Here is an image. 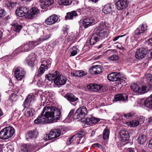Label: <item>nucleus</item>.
I'll return each mask as SVG.
<instances>
[{"label": "nucleus", "mask_w": 152, "mask_h": 152, "mask_svg": "<svg viewBox=\"0 0 152 152\" xmlns=\"http://www.w3.org/2000/svg\"><path fill=\"white\" fill-rule=\"evenodd\" d=\"M61 114L60 111L56 107L46 106L34 122L36 124H44L55 122L60 118Z\"/></svg>", "instance_id": "1"}, {"label": "nucleus", "mask_w": 152, "mask_h": 152, "mask_svg": "<svg viewBox=\"0 0 152 152\" xmlns=\"http://www.w3.org/2000/svg\"><path fill=\"white\" fill-rule=\"evenodd\" d=\"M46 80L49 81L53 80L55 85L62 86L64 85L67 81L66 77L61 75L58 72L56 71L53 73H50L46 76Z\"/></svg>", "instance_id": "2"}, {"label": "nucleus", "mask_w": 152, "mask_h": 152, "mask_svg": "<svg viewBox=\"0 0 152 152\" xmlns=\"http://www.w3.org/2000/svg\"><path fill=\"white\" fill-rule=\"evenodd\" d=\"M103 27V26L101 25L99 26L94 29V32L95 33L91 37L89 40V42L91 45L94 44L98 41L99 38L98 37L96 36L104 38V31Z\"/></svg>", "instance_id": "3"}, {"label": "nucleus", "mask_w": 152, "mask_h": 152, "mask_svg": "<svg viewBox=\"0 0 152 152\" xmlns=\"http://www.w3.org/2000/svg\"><path fill=\"white\" fill-rule=\"evenodd\" d=\"M39 41H30L24 44L23 46L16 49L15 52L19 53L23 52H28L34 48L37 45L39 44Z\"/></svg>", "instance_id": "4"}, {"label": "nucleus", "mask_w": 152, "mask_h": 152, "mask_svg": "<svg viewBox=\"0 0 152 152\" xmlns=\"http://www.w3.org/2000/svg\"><path fill=\"white\" fill-rule=\"evenodd\" d=\"M87 113L88 112L86 107H81L76 110L73 115V118L74 119L82 120L84 118Z\"/></svg>", "instance_id": "5"}, {"label": "nucleus", "mask_w": 152, "mask_h": 152, "mask_svg": "<svg viewBox=\"0 0 152 152\" xmlns=\"http://www.w3.org/2000/svg\"><path fill=\"white\" fill-rule=\"evenodd\" d=\"M131 88L134 92L140 94L147 92L149 89L148 87L145 85H143L140 87L135 83L132 85Z\"/></svg>", "instance_id": "6"}, {"label": "nucleus", "mask_w": 152, "mask_h": 152, "mask_svg": "<svg viewBox=\"0 0 152 152\" xmlns=\"http://www.w3.org/2000/svg\"><path fill=\"white\" fill-rule=\"evenodd\" d=\"M42 62L43 64H41L38 70L37 75L38 76H40L44 73L46 70H47L50 67L51 63V59H48L44 60Z\"/></svg>", "instance_id": "7"}, {"label": "nucleus", "mask_w": 152, "mask_h": 152, "mask_svg": "<svg viewBox=\"0 0 152 152\" xmlns=\"http://www.w3.org/2000/svg\"><path fill=\"white\" fill-rule=\"evenodd\" d=\"M146 24H142L140 25L135 31V37L137 38L142 37L145 34V32L147 29Z\"/></svg>", "instance_id": "8"}, {"label": "nucleus", "mask_w": 152, "mask_h": 152, "mask_svg": "<svg viewBox=\"0 0 152 152\" xmlns=\"http://www.w3.org/2000/svg\"><path fill=\"white\" fill-rule=\"evenodd\" d=\"M61 134L60 130L56 129L50 132L48 135H47L46 137L44 139V140H49L55 139L58 137Z\"/></svg>", "instance_id": "9"}, {"label": "nucleus", "mask_w": 152, "mask_h": 152, "mask_svg": "<svg viewBox=\"0 0 152 152\" xmlns=\"http://www.w3.org/2000/svg\"><path fill=\"white\" fill-rule=\"evenodd\" d=\"M25 71L20 67L16 69L15 72V76L18 80H21L25 77Z\"/></svg>", "instance_id": "10"}, {"label": "nucleus", "mask_w": 152, "mask_h": 152, "mask_svg": "<svg viewBox=\"0 0 152 152\" xmlns=\"http://www.w3.org/2000/svg\"><path fill=\"white\" fill-rule=\"evenodd\" d=\"M29 10L26 7H21L18 8L16 11V15L20 17L26 16L28 18V11Z\"/></svg>", "instance_id": "11"}, {"label": "nucleus", "mask_w": 152, "mask_h": 152, "mask_svg": "<svg viewBox=\"0 0 152 152\" xmlns=\"http://www.w3.org/2000/svg\"><path fill=\"white\" fill-rule=\"evenodd\" d=\"M58 19V16L57 15L53 14L48 17L45 20V22L47 25H51L57 22Z\"/></svg>", "instance_id": "12"}, {"label": "nucleus", "mask_w": 152, "mask_h": 152, "mask_svg": "<svg viewBox=\"0 0 152 152\" xmlns=\"http://www.w3.org/2000/svg\"><path fill=\"white\" fill-rule=\"evenodd\" d=\"M147 52L146 49L144 48H139L136 51L135 57L138 59H142L145 57Z\"/></svg>", "instance_id": "13"}, {"label": "nucleus", "mask_w": 152, "mask_h": 152, "mask_svg": "<svg viewBox=\"0 0 152 152\" xmlns=\"http://www.w3.org/2000/svg\"><path fill=\"white\" fill-rule=\"evenodd\" d=\"M102 70V67L100 65H96L91 66L89 69V72L91 75H97L101 73Z\"/></svg>", "instance_id": "14"}, {"label": "nucleus", "mask_w": 152, "mask_h": 152, "mask_svg": "<svg viewBox=\"0 0 152 152\" xmlns=\"http://www.w3.org/2000/svg\"><path fill=\"white\" fill-rule=\"evenodd\" d=\"M26 62L28 65L33 66L36 61L37 58L36 56L33 53L30 54L26 58Z\"/></svg>", "instance_id": "15"}, {"label": "nucleus", "mask_w": 152, "mask_h": 152, "mask_svg": "<svg viewBox=\"0 0 152 152\" xmlns=\"http://www.w3.org/2000/svg\"><path fill=\"white\" fill-rule=\"evenodd\" d=\"M117 9L118 10H121L127 7L128 4L126 0H119L115 4Z\"/></svg>", "instance_id": "16"}, {"label": "nucleus", "mask_w": 152, "mask_h": 152, "mask_svg": "<svg viewBox=\"0 0 152 152\" xmlns=\"http://www.w3.org/2000/svg\"><path fill=\"white\" fill-rule=\"evenodd\" d=\"M102 88L101 86L94 83L90 84L87 86L88 91L94 92H97L100 90Z\"/></svg>", "instance_id": "17"}, {"label": "nucleus", "mask_w": 152, "mask_h": 152, "mask_svg": "<svg viewBox=\"0 0 152 152\" xmlns=\"http://www.w3.org/2000/svg\"><path fill=\"white\" fill-rule=\"evenodd\" d=\"M34 96L32 94H29L27 97L24 102V106L25 108L28 107L31 103L34 100Z\"/></svg>", "instance_id": "18"}, {"label": "nucleus", "mask_w": 152, "mask_h": 152, "mask_svg": "<svg viewBox=\"0 0 152 152\" xmlns=\"http://www.w3.org/2000/svg\"><path fill=\"white\" fill-rule=\"evenodd\" d=\"M39 10L37 7L32 8L30 10L29 12L28 11V18L29 19H31L35 17L37 14L39 12Z\"/></svg>", "instance_id": "19"}, {"label": "nucleus", "mask_w": 152, "mask_h": 152, "mask_svg": "<svg viewBox=\"0 0 152 152\" xmlns=\"http://www.w3.org/2000/svg\"><path fill=\"white\" fill-rule=\"evenodd\" d=\"M38 134L37 130L31 131L26 135V138L28 141L31 139H35L37 137Z\"/></svg>", "instance_id": "20"}, {"label": "nucleus", "mask_w": 152, "mask_h": 152, "mask_svg": "<svg viewBox=\"0 0 152 152\" xmlns=\"http://www.w3.org/2000/svg\"><path fill=\"white\" fill-rule=\"evenodd\" d=\"M120 75L118 73L114 72L109 74L107 76V79L110 81H117L119 80Z\"/></svg>", "instance_id": "21"}, {"label": "nucleus", "mask_w": 152, "mask_h": 152, "mask_svg": "<svg viewBox=\"0 0 152 152\" xmlns=\"http://www.w3.org/2000/svg\"><path fill=\"white\" fill-rule=\"evenodd\" d=\"M40 4L42 9H46L53 3V0H43Z\"/></svg>", "instance_id": "22"}, {"label": "nucleus", "mask_w": 152, "mask_h": 152, "mask_svg": "<svg viewBox=\"0 0 152 152\" xmlns=\"http://www.w3.org/2000/svg\"><path fill=\"white\" fill-rule=\"evenodd\" d=\"M8 139L12 137L15 133L14 129L11 126H8L4 128Z\"/></svg>", "instance_id": "23"}, {"label": "nucleus", "mask_w": 152, "mask_h": 152, "mask_svg": "<svg viewBox=\"0 0 152 152\" xmlns=\"http://www.w3.org/2000/svg\"><path fill=\"white\" fill-rule=\"evenodd\" d=\"M127 96L125 94H118L115 96L114 100L115 101H124L127 99Z\"/></svg>", "instance_id": "24"}, {"label": "nucleus", "mask_w": 152, "mask_h": 152, "mask_svg": "<svg viewBox=\"0 0 152 152\" xmlns=\"http://www.w3.org/2000/svg\"><path fill=\"white\" fill-rule=\"evenodd\" d=\"M99 119L94 117H92L90 118H87L85 121L86 124L88 125H91L93 124H96L99 122Z\"/></svg>", "instance_id": "25"}, {"label": "nucleus", "mask_w": 152, "mask_h": 152, "mask_svg": "<svg viewBox=\"0 0 152 152\" xmlns=\"http://www.w3.org/2000/svg\"><path fill=\"white\" fill-rule=\"evenodd\" d=\"M119 134L121 137L124 140H127L129 138V134L128 132L125 130L120 131Z\"/></svg>", "instance_id": "26"}, {"label": "nucleus", "mask_w": 152, "mask_h": 152, "mask_svg": "<svg viewBox=\"0 0 152 152\" xmlns=\"http://www.w3.org/2000/svg\"><path fill=\"white\" fill-rule=\"evenodd\" d=\"M50 37V35L49 32L48 31L47 32H45L43 33V36L39 39L37 41H39L38 42H40V44L42 42L48 39Z\"/></svg>", "instance_id": "27"}, {"label": "nucleus", "mask_w": 152, "mask_h": 152, "mask_svg": "<svg viewBox=\"0 0 152 152\" xmlns=\"http://www.w3.org/2000/svg\"><path fill=\"white\" fill-rule=\"evenodd\" d=\"M78 15L77 12L75 11H73L71 12H67V15L65 17L66 19H73L74 18H75Z\"/></svg>", "instance_id": "28"}, {"label": "nucleus", "mask_w": 152, "mask_h": 152, "mask_svg": "<svg viewBox=\"0 0 152 152\" xmlns=\"http://www.w3.org/2000/svg\"><path fill=\"white\" fill-rule=\"evenodd\" d=\"M147 138L145 135L143 134H140L137 139L138 142L140 144H143L146 141Z\"/></svg>", "instance_id": "29"}, {"label": "nucleus", "mask_w": 152, "mask_h": 152, "mask_svg": "<svg viewBox=\"0 0 152 152\" xmlns=\"http://www.w3.org/2000/svg\"><path fill=\"white\" fill-rule=\"evenodd\" d=\"M144 103V105L146 107L152 108V94L148 98Z\"/></svg>", "instance_id": "30"}, {"label": "nucleus", "mask_w": 152, "mask_h": 152, "mask_svg": "<svg viewBox=\"0 0 152 152\" xmlns=\"http://www.w3.org/2000/svg\"><path fill=\"white\" fill-rule=\"evenodd\" d=\"M93 22L89 18L85 19L83 21V25L85 28H86L90 26Z\"/></svg>", "instance_id": "31"}, {"label": "nucleus", "mask_w": 152, "mask_h": 152, "mask_svg": "<svg viewBox=\"0 0 152 152\" xmlns=\"http://www.w3.org/2000/svg\"><path fill=\"white\" fill-rule=\"evenodd\" d=\"M139 122L138 120H134L130 122H126L125 124L130 127H135L138 126Z\"/></svg>", "instance_id": "32"}, {"label": "nucleus", "mask_w": 152, "mask_h": 152, "mask_svg": "<svg viewBox=\"0 0 152 152\" xmlns=\"http://www.w3.org/2000/svg\"><path fill=\"white\" fill-rule=\"evenodd\" d=\"M65 97L70 102H74L78 99V98L72 94H66Z\"/></svg>", "instance_id": "33"}, {"label": "nucleus", "mask_w": 152, "mask_h": 152, "mask_svg": "<svg viewBox=\"0 0 152 152\" xmlns=\"http://www.w3.org/2000/svg\"><path fill=\"white\" fill-rule=\"evenodd\" d=\"M12 25L13 30L15 31H20L22 28V26L18 24L17 23H14L12 24Z\"/></svg>", "instance_id": "34"}, {"label": "nucleus", "mask_w": 152, "mask_h": 152, "mask_svg": "<svg viewBox=\"0 0 152 152\" xmlns=\"http://www.w3.org/2000/svg\"><path fill=\"white\" fill-rule=\"evenodd\" d=\"M146 79L148 81V84L150 87L152 86V75L151 74L145 75Z\"/></svg>", "instance_id": "35"}, {"label": "nucleus", "mask_w": 152, "mask_h": 152, "mask_svg": "<svg viewBox=\"0 0 152 152\" xmlns=\"http://www.w3.org/2000/svg\"><path fill=\"white\" fill-rule=\"evenodd\" d=\"M24 115L27 117L32 116L33 115V110L31 108H27L25 110Z\"/></svg>", "instance_id": "36"}, {"label": "nucleus", "mask_w": 152, "mask_h": 152, "mask_svg": "<svg viewBox=\"0 0 152 152\" xmlns=\"http://www.w3.org/2000/svg\"><path fill=\"white\" fill-rule=\"evenodd\" d=\"M113 5L112 4H108L105 5V14H110L111 11L112 6Z\"/></svg>", "instance_id": "37"}, {"label": "nucleus", "mask_w": 152, "mask_h": 152, "mask_svg": "<svg viewBox=\"0 0 152 152\" xmlns=\"http://www.w3.org/2000/svg\"><path fill=\"white\" fill-rule=\"evenodd\" d=\"M0 138L2 140H7L8 139L6 132L4 129H2L0 131Z\"/></svg>", "instance_id": "38"}, {"label": "nucleus", "mask_w": 152, "mask_h": 152, "mask_svg": "<svg viewBox=\"0 0 152 152\" xmlns=\"http://www.w3.org/2000/svg\"><path fill=\"white\" fill-rule=\"evenodd\" d=\"M61 3L64 5H68L71 3L70 0H61Z\"/></svg>", "instance_id": "39"}, {"label": "nucleus", "mask_w": 152, "mask_h": 152, "mask_svg": "<svg viewBox=\"0 0 152 152\" xmlns=\"http://www.w3.org/2000/svg\"><path fill=\"white\" fill-rule=\"evenodd\" d=\"M110 130L107 129H105V140L108 141L109 136Z\"/></svg>", "instance_id": "40"}, {"label": "nucleus", "mask_w": 152, "mask_h": 152, "mask_svg": "<svg viewBox=\"0 0 152 152\" xmlns=\"http://www.w3.org/2000/svg\"><path fill=\"white\" fill-rule=\"evenodd\" d=\"M108 58L111 60L115 61L118 60L119 57L117 55L114 54L109 57Z\"/></svg>", "instance_id": "41"}, {"label": "nucleus", "mask_w": 152, "mask_h": 152, "mask_svg": "<svg viewBox=\"0 0 152 152\" xmlns=\"http://www.w3.org/2000/svg\"><path fill=\"white\" fill-rule=\"evenodd\" d=\"M134 112H132L124 114V116L126 118H128L129 117L133 116L134 115Z\"/></svg>", "instance_id": "42"}, {"label": "nucleus", "mask_w": 152, "mask_h": 152, "mask_svg": "<svg viewBox=\"0 0 152 152\" xmlns=\"http://www.w3.org/2000/svg\"><path fill=\"white\" fill-rule=\"evenodd\" d=\"M124 78H120V77H119V79H118L119 80L117 81H119L118 83H119L121 85H124V83H125V80H124Z\"/></svg>", "instance_id": "43"}, {"label": "nucleus", "mask_w": 152, "mask_h": 152, "mask_svg": "<svg viewBox=\"0 0 152 152\" xmlns=\"http://www.w3.org/2000/svg\"><path fill=\"white\" fill-rule=\"evenodd\" d=\"M27 146L26 145H24L23 146V148H21L20 152H27Z\"/></svg>", "instance_id": "44"}, {"label": "nucleus", "mask_w": 152, "mask_h": 152, "mask_svg": "<svg viewBox=\"0 0 152 152\" xmlns=\"http://www.w3.org/2000/svg\"><path fill=\"white\" fill-rule=\"evenodd\" d=\"M4 3L6 5L7 7L11 6L13 4L12 3L10 2V1L8 0H4Z\"/></svg>", "instance_id": "45"}, {"label": "nucleus", "mask_w": 152, "mask_h": 152, "mask_svg": "<svg viewBox=\"0 0 152 152\" xmlns=\"http://www.w3.org/2000/svg\"><path fill=\"white\" fill-rule=\"evenodd\" d=\"M84 132L82 131L79 132L77 134L75 135L78 137H82L83 135Z\"/></svg>", "instance_id": "46"}, {"label": "nucleus", "mask_w": 152, "mask_h": 152, "mask_svg": "<svg viewBox=\"0 0 152 152\" xmlns=\"http://www.w3.org/2000/svg\"><path fill=\"white\" fill-rule=\"evenodd\" d=\"M79 71H77L72 72L71 75L75 77H79Z\"/></svg>", "instance_id": "47"}, {"label": "nucleus", "mask_w": 152, "mask_h": 152, "mask_svg": "<svg viewBox=\"0 0 152 152\" xmlns=\"http://www.w3.org/2000/svg\"><path fill=\"white\" fill-rule=\"evenodd\" d=\"M79 77L86 75L87 74L86 72L83 71H79Z\"/></svg>", "instance_id": "48"}, {"label": "nucleus", "mask_w": 152, "mask_h": 152, "mask_svg": "<svg viewBox=\"0 0 152 152\" xmlns=\"http://www.w3.org/2000/svg\"><path fill=\"white\" fill-rule=\"evenodd\" d=\"M75 110H71L70 112L69 113L68 115V117L69 118L70 117H72L73 118V115H74L73 114Z\"/></svg>", "instance_id": "49"}, {"label": "nucleus", "mask_w": 152, "mask_h": 152, "mask_svg": "<svg viewBox=\"0 0 152 152\" xmlns=\"http://www.w3.org/2000/svg\"><path fill=\"white\" fill-rule=\"evenodd\" d=\"M63 29L64 34H65V36H66L67 34L68 31L69 30V29L68 28L66 27H64Z\"/></svg>", "instance_id": "50"}, {"label": "nucleus", "mask_w": 152, "mask_h": 152, "mask_svg": "<svg viewBox=\"0 0 152 152\" xmlns=\"http://www.w3.org/2000/svg\"><path fill=\"white\" fill-rule=\"evenodd\" d=\"M146 44L150 46H152V38L149 39L146 42Z\"/></svg>", "instance_id": "51"}, {"label": "nucleus", "mask_w": 152, "mask_h": 152, "mask_svg": "<svg viewBox=\"0 0 152 152\" xmlns=\"http://www.w3.org/2000/svg\"><path fill=\"white\" fill-rule=\"evenodd\" d=\"M6 15V12L3 10H0V18Z\"/></svg>", "instance_id": "52"}, {"label": "nucleus", "mask_w": 152, "mask_h": 152, "mask_svg": "<svg viewBox=\"0 0 152 152\" xmlns=\"http://www.w3.org/2000/svg\"><path fill=\"white\" fill-rule=\"evenodd\" d=\"M148 146L151 149H152V138L149 141Z\"/></svg>", "instance_id": "53"}, {"label": "nucleus", "mask_w": 152, "mask_h": 152, "mask_svg": "<svg viewBox=\"0 0 152 152\" xmlns=\"http://www.w3.org/2000/svg\"><path fill=\"white\" fill-rule=\"evenodd\" d=\"M124 35H120V36H118L116 37L115 38L113 39V41H114V42L115 41H116L120 37H123Z\"/></svg>", "instance_id": "54"}, {"label": "nucleus", "mask_w": 152, "mask_h": 152, "mask_svg": "<svg viewBox=\"0 0 152 152\" xmlns=\"http://www.w3.org/2000/svg\"><path fill=\"white\" fill-rule=\"evenodd\" d=\"M77 54V51L76 50L73 51L71 53V56H74Z\"/></svg>", "instance_id": "55"}, {"label": "nucleus", "mask_w": 152, "mask_h": 152, "mask_svg": "<svg viewBox=\"0 0 152 152\" xmlns=\"http://www.w3.org/2000/svg\"><path fill=\"white\" fill-rule=\"evenodd\" d=\"M74 137H75V135H73L72 137L69 139V141L70 142L69 144L71 143L73 141Z\"/></svg>", "instance_id": "56"}, {"label": "nucleus", "mask_w": 152, "mask_h": 152, "mask_svg": "<svg viewBox=\"0 0 152 152\" xmlns=\"http://www.w3.org/2000/svg\"><path fill=\"white\" fill-rule=\"evenodd\" d=\"M148 119V123H152V116L149 117Z\"/></svg>", "instance_id": "57"}, {"label": "nucleus", "mask_w": 152, "mask_h": 152, "mask_svg": "<svg viewBox=\"0 0 152 152\" xmlns=\"http://www.w3.org/2000/svg\"><path fill=\"white\" fill-rule=\"evenodd\" d=\"M113 52V50H107L105 52V53H106V54H107V53H112Z\"/></svg>", "instance_id": "58"}, {"label": "nucleus", "mask_w": 152, "mask_h": 152, "mask_svg": "<svg viewBox=\"0 0 152 152\" xmlns=\"http://www.w3.org/2000/svg\"><path fill=\"white\" fill-rule=\"evenodd\" d=\"M128 149V151L129 152H134V149L133 148H129Z\"/></svg>", "instance_id": "59"}, {"label": "nucleus", "mask_w": 152, "mask_h": 152, "mask_svg": "<svg viewBox=\"0 0 152 152\" xmlns=\"http://www.w3.org/2000/svg\"><path fill=\"white\" fill-rule=\"evenodd\" d=\"M3 115V113L1 108H0V117L2 116Z\"/></svg>", "instance_id": "60"}, {"label": "nucleus", "mask_w": 152, "mask_h": 152, "mask_svg": "<svg viewBox=\"0 0 152 152\" xmlns=\"http://www.w3.org/2000/svg\"><path fill=\"white\" fill-rule=\"evenodd\" d=\"M99 145H100L99 143H94V144H93V145H95L96 147H98L99 146Z\"/></svg>", "instance_id": "61"}, {"label": "nucleus", "mask_w": 152, "mask_h": 152, "mask_svg": "<svg viewBox=\"0 0 152 152\" xmlns=\"http://www.w3.org/2000/svg\"><path fill=\"white\" fill-rule=\"evenodd\" d=\"M98 147L101 149L102 151H103V148L102 145H100Z\"/></svg>", "instance_id": "62"}, {"label": "nucleus", "mask_w": 152, "mask_h": 152, "mask_svg": "<svg viewBox=\"0 0 152 152\" xmlns=\"http://www.w3.org/2000/svg\"><path fill=\"white\" fill-rule=\"evenodd\" d=\"M2 32L0 31V39L1 38L2 36Z\"/></svg>", "instance_id": "63"}, {"label": "nucleus", "mask_w": 152, "mask_h": 152, "mask_svg": "<svg viewBox=\"0 0 152 152\" xmlns=\"http://www.w3.org/2000/svg\"><path fill=\"white\" fill-rule=\"evenodd\" d=\"M2 148L1 146L0 145V152H2Z\"/></svg>", "instance_id": "64"}]
</instances>
